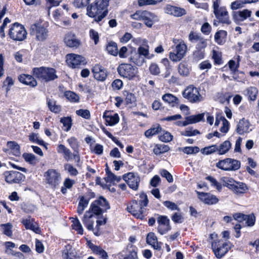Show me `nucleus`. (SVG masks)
<instances>
[{
  "instance_id": "6e6552de",
  "label": "nucleus",
  "mask_w": 259,
  "mask_h": 259,
  "mask_svg": "<svg viewBox=\"0 0 259 259\" xmlns=\"http://www.w3.org/2000/svg\"><path fill=\"white\" fill-rule=\"evenodd\" d=\"M182 95L191 103H199L203 100V97L200 93V88L193 84L187 86L183 92Z\"/></svg>"
},
{
  "instance_id": "e2e57ef3",
  "label": "nucleus",
  "mask_w": 259,
  "mask_h": 259,
  "mask_svg": "<svg viewBox=\"0 0 259 259\" xmlns=\"http://www.w3.org/2000/svg\"><path fill=\"white\" fill-rule=\"evenodd\" d=\"M29 140L30 142L36 143L40 146H46V143L42 140L38 139L37 134L31 133L29 135Z\"/></svg>"
},
{
  "instance_id": "a211bd4d",
  "label": "nucleus",
  "mask_w": 259,
  "mask_h": 259,
  "mask_svg": "<svg viewBox=\"0 0 259 259\" xmlns=\"http://www.w3.org/2000/svg\"><path fill=\"white\" fill-rule=\"evenodd\" d=\"M48 29L45 26L34 24L31 26V34L36 36V39L38 41H44L48 36Z\"/></svg>"
},
{
  "instance_id": "09e8293b",
  "label": "nucleus",
  "mask_w": 259,
  "mask_h": 259,
  "mask_svg": "<svg viewBox=\"0 0 259 259\" xmlns=\"http://www.w3.org/2000/svg\"><path fill=\"white\" fill-rule=\"evenodd\" d=\"M79 201L77 208V212L79 215L81 214L84 209L88 206L89 201L85 198V197L79 196Z\"/></svg>"
},
{
  "instance_id": "13d9d810",
  "label": "nucleus",
  "mask_w": 259,
  "mask_h": 259,
  "mask_svg": "<svg viewBox=\"0 0 259 259\" xmlns=\"http://www.w3.org/2000/svg\"><path fill=\"white\" fill-rule=\"evenodd\" d=\"M217 145L214 144L204 147L201 149V152L203 154L210 155L217 152Z\"/></svg>"
},
{
  "instance_id": "603ef678",
  "label": "nucleus",
  "mask_w": 259,
  "mask_h": 259,
  "mask_svg": "<svg viewBox=\"0 0 259 259\" xmlns=\"http://www.w3.org/2000/svg\"><path fill=\"white\" fill-rule=\"evenodd\" d=\"M72 222L71 227L72 229L75 230L77 234L82 235L83 229L78 219L77 218H73V220Z\"/></svg>"
},
{
  "instance_id": "20e7f679",
  "label": "nucleus",
  "mask_w": 259,
  "mask_h": 259,
  "mask_svg": "<svg viewBox=\"0 0 259 259\" xmlns=\"http://www.w3.org/2000/svg\"><path fill=\"white\" fill-rule=\"evenodd\" d=\"M110 208L109 203L103 196H100L91 204L89 210L85 212V216L92 218L93 214L100 215Z\"/></svg>"
},
{
  "instance_id": "774afa93",
  "label": "nucleus",
  "mask_w": 259,
  "mask_h": 259,
  "mask_svg": "<svg viewBox=\"0 0 259 259\" xmlns=\"http://www.w3.org/2000/svg\"><path fill=\"white\" fill-rule=\"evenodd\" d=\"M205 179L211 183V185L214 186L218 191H221L222 189V186L221 183L218 182L213 177L209 176L205 178Z\"/></svg>"
},
{
  "instance_id": "0e129e2a",
  "label": "nucleus",
  "mask_w": 259,
  "mask_h": 259,
  "mask_svg": "<svg viewBox=\"0 0 259 259\" xmlns=\"http://www.w3.org/2000/svg\"><path fill=\"white\" fill-rule=\"evenodd\" d=\"M163 204L168 209L174 211L177 210L180 211V208L175 202L169 200H166L163 201Z\"/></svg>"
},
{
  "instance_id": "f257e3e1",
  "label": "nucleus",
  "mask_w": 259,
  "mask_h": 259,
  "mask_svg": "<svg viewBox=\"0 0 259 259\" xmlns=\"http://www.w3.org/2000/svg\"><path fill=\"white\" fill-rule=\"evenodd\" d=\"M109 2L110 0H95L90 4V0H74L73 4L76 8H86V15L99 23L108 14Z\"/></svg>"
},
{
  "instance_id": "dca6fc26",
  "label": "nucleus",
  "mask_w": 259,
  "mask_h": 259,
  "mask_svg": "<svg viewBox=\"0 0 259 259\" xmlns=\"http://www.w3.org/2000/svg\"><path fill=\"white\" fill-rule=\"evenodd\" d=\"M122 179L131 189L134 191L138 190L140 178L137 174L128 172L122 176Z\"/></svg>"
},
{
  "instance_id": "72a5a7b5",
  "label": "nucleus",
  "mask_w": 259,
  "mask_h": 259,
  "mask_svg": "<svg viewBox=\"0 0 259 259\" xmlns=\"http://www.w3.org/2000/svg\"><path fill=\"white\" fill-rule=\"evenodd\" d=\"M129 61L137 66H141L144 62V59L141 57L139 53L136 51L135 48L131 51Z\"/></svg>"
},
{
  "instance_id": "4be33fe9",
  "label": "nucleus",
  "mask_w": 259,
  "mask_h": 259,
  "mask_svg": "<svg viewBox=\"0 0 259 259\" xmlns=\"http://www.w3.org/2000/svg\"><path fill=\"white\" fill-rule=\"evenodd\" d=\"M18 79L21 83L31 88H35L38 84L36 78L32 74H21L18 76Z\"/></svg>"
},
{
  "instance_id": "bf43d9fd",
  "label": "nucleus",
  "mask_w": 259,
  "mask_h": 259,
  "mask_svg": "<svg viewBox=\"0 0 259 259\" xmlns=\"http://www.w3.org/2000/svg\"><path fill=\"white\" fill-rule=\"evenodd\" d=\"M103 133L110 139H111L118 146H119L120 148H123L124 147L123 145L121 142H120L119 140H118L115 137H114L112 134L108 131L104 127L101 128Z\"/></svg>"
},
{
  "instance_id": "39448f33",
  "label": "nucleus",
  "mask_w": 259,
  "mask_h": 259,
  "mask_svg": "<svg viewBox=\"0 0 259 259\" xmlns=\"http://www.w3.org/2000/svg\"><path fill=\"white\" fill-rule=\"evenodd\" d=\"M220 0H215L213 2V13L217 20H214L213 25L218 26L220 23L230 24L231 22L229 18L228 12L226 7L220 6Z\"/></svg>"
},
{
  "instance_id": "a18cd8bd",
  "label": "nucleus",
  "mask_w": 259,
  "mask_h": 259,
  "mask_svg": "<svg viewBox=\"0 0 259 259\" xmlns=\"http://www.w3.org/2000/svg\"><path fill=\"white\" fill-rule=\"evenodd\" d=\"M162 131V129L160 124H157L156 125H154L150 129L146 130L144 134L147 138H151L153 136L161 133Z\"/></svg>"
},
{
  "instance_id": "58836bf2",
  "label": "nucleus",
  "mask_w": 259,
  "mask_h": 259,
  "mask_svg": "<svg viewBox=\"0 0 259 259\" xmlns=\"http://www.w3.org/2000/svg\"><path fill=\"white\" fill-rule=\"evenodd\" d=\"M106 50L109 55L114 57H116L119 54L117 43L112 40L106 44Z\"/></svg>"
},
{
  "instance_id": "4c0bfd02",
  "label": "nucleus",
  "mask_w": 259,
  "mask_h": 259,
  "mask_svg": "<svg viewBox=\"0 0 259 259\" xmlns=\"http://www.w3.org/2000/svg\"><path fill=\"white\" fill-rule=\"evenodd\" d=\"M107 219L106 218H101L100 220L96 221V226L94 230V234L96 236H99L103 234V228L102 226L105 225L107 223Z\"/></svg>"
},
{
  "instance_id": "b1692460",
  "label": "nucleus",
  "mask_w": 259,
  "mask_h": 259,
  "mask_svg": "<svg viewBox=\"0 0 259 259\" xmlns=\"http://www.w3.org/2000/svg\"><path fill=\"white\" fill-rule=\"evenodd\" d=\"M87 246L91 249L93 253L101 259H108L109 256L107 252L100 246L94 244L91 240L87 242Z\"/></svg>"
},
{
  "instance_id": "9d476101",
  "label": "nucleus",
  "mask_w": 259,
  "mask_h": 259,
  "mask_svg": "<svg viewBox=\"0 0 259 259\" xmlns=\"http://www.w3.org/2000/svg\"><path fill=\"white\" fill-rule=\"evenodd\" d=\"M215 166L219 169L224 171H236L240 168L241 162L237 159L226 158L219 160L216 163Z\"/></svg>"
},
{
  "instance_id": "c85d7f7f",
  "label": "nucleus",
  "mask_w": 259,
  "mask_h": 259,
  "mask_svg": "<svg viewBox=\"0 0 259 259\" xmlns=\"http://www.w3.org/2000/svg\"><path fill=\"white\" fill-rule=\"evenodd\" d=\"M138 248L132 243H128L125 248L126 254L121 259H138Z\"/></svg>"
},
{
  "instance_id": "473e14b6",
  "label": "nucleus",
  "mask_w": 259,
  "mask_h": 259,
  "mask_svg": "<svg viewBox=\"0 0 259 259\" xmlns=\"http://www.w3.org/2000/svg\"><path fill=\"white\" fill-rule=\"evenodd\" d=\"M249 125L250 123L248 120L243 118L239 120L237 124L236 131L239 135H243L244 133L248 132Z\"/></svg>"
},
{
  "instance_id": "2f4dec72",
  "label": "nucleus",
  "mask_w": 259,
  "mask_h": 259,
  "mask_svg": "<svg viewBox=\"0 0 259 259\" xmlns=\"http://www.w3.org/2000/svg\"><path fill=\"white\" fill-rule=\"evenodd\" d=\"M251 12L247 9L234 12L233 18L235 21H243L251 16Z\"/></svg>"
},
{
  "instance_id": "4d7b16f0",
  "label": "nucleus",
  "mask_w": 259,
  "mask_h": 259,
  "mask_svg": "<svg viewBox=\"0 0 259 259\" xmlns=\"http://www.w3.org/2000/svg\"><path fill=\"white\" fill-rule=\"evenodd\" d=\"M222 180L223 186L228 188L230 190H231L233 186L237 182L233 178L230 177H223Z\"/></svg>"
},
{
  "instance_id": "7c9ffc66",
  "label": "nucleus",
  "mask_w": 259,
  "mask_h": 259,
  "mask_svg": "<svg viewBox=\"0 0 259 259\" xmlns=\"http://www.w3.org/2000/svg\"><path fill=\"white\" fill-rule=\"evenodd\" d=\"M146 242L155 249L160 250L161 248V242H158L157 237L153 232H150L147 235Z\"/></svg>"
},
{
  "instance_id": "9b49d317",
  "label": "nucleus",
  "mask_w": 259,
  "mask_h": 259,
  "mask_svg": "<svg viewBox=\"0 0 259 259\" xmlns=\"http://www.w3.org/2000/svg\"><path fill=\"white\" fill-rule=\"evenodd\" d=\"M46 183L53 189H55L60 184L61 176L56 169L50 168L44 174Z\"/></svg>"
},
{
  "instance_id": "f704fd0d",
  "label": "nucleus",
  "mask_w": 259,
  "mask_h": 259,
  "mask_svg": "<svg viewBox=\"0 0 259 259\" xmlns=\"http://www.w3.org/2000/svg\"><path fill=\"white\" fill-rule=\"evenodd\" d=\"M191 70V67L189 66L186 61H183L178 65V71L179 74L183 77L188 76Z\"/></svg>"
},
{
  "instance_id": "6e6d98bb",
  "label": "nucleus",
  "mask_w": 259,
  "mask_h": 259,
  "mask_svg": "<svg viewBox=\"0 0 259 259\" xmlns=\"http://www.w3.org/2000/svg\"><path fill=\"white\" fill-rule=\"evenodd\" d=\"M72 120L71 117L67 116V117H63L60 119V122H61L63 126L66 128L65 130V131H69L72 125Z\"/></svg>"
},
{
  "instance_id": "7ed1b4c3",
  "label": "nucleus",
  "mask_w": 259,
  "mask_h": 259,
  "mask_svg": "<svg viewBox=\"0 0 259 259\" xmlns=\"http://www.w3.org/2000/svg\"><path fill=\"white\" fill-rule=\"evenodd\" d=\"M56 70L52 67L41 66L34 67L32 70V74L38 80L48 82L58 78Z\"/></svg>"
},
{
  "instance_id": "0eeeda50",
  "label": "nucleus",
  "mask_w": 259,
  "mask_h": 259,
  "mask_svg": "<svg viewBox=\"0 0 259 259\" xmlns=\"http://www.w3.org/2000/svg\"><path fill=\"white\" fill-rule=\"evenodd\" d=\"M231 243L223 239L214 240L211 242V249L215 256L220 259L231 249Z\"/></svg>"
},
{
  "instance_id": "a19ab883",
  "label": "nucleus",
  "mask_w": 259,
  "mask_h": 259,
  "mask_svg": "<svg viewBox=\"0 0 259 259\" xmlns=\"http://www.w3.org/2000/svg\"><path fill=\"white\" fill-rule=\"evenodd\" d=\"M47 104L49 110L56 114L59 113L61 111V106L56 105V101L53 99H47Z\"/></svg>"
},
{
  "instance_id": "f8f14e48",
  "label": "nucleus",
  "mask_w": 259,
  "mask_h": 259,
  "mask_svg": "<svg viewBox=\"0 0 259 259\" xmlns=\"http://www.w3.org/2000/svg\"><path fill=\"white\" fill-rule=\"evenodd\" d=\"M66 62L68 66L73 69L79 68L81 65H85L87 63L84 57L73 53L66 56Z\"/></svg>"
},
{
  "instance_id": "052dcab7",
  "label": "nucleus",
  "mask_w": 259,
  "mask_h": 259,
  "mask_svg": "<svg viewBox=\"0 0 259 259\" xmlns=\"http://www.w3.org/2000/svg\"><path fill=\"white\" fill-rule=\"evenodd\" d=\"M204 113H199L196 115H190L188 116L190 122L192 124L199 122L200 121H204Z\"/></svg>"
},
{
  "instance_id": "e433bc0d",
  "label": "nucleus",
  "mask_w": 259,
  "mask_h": 259,
  "mask_svg": "<svg viewBox=\"0 0 259 259\" xmlns=\"http://www.w3.org/2000/svg\"><path fill=\"white\" fill-rule=\"evenodd\" d=\"M63 259H75L76 255L73 251L72 247L70 244H66L62 250Z\"/></svg>"
},
{
  "instance_id": "c756f323",
  "label": "nucleus",
  "mask_w": 259,
  "mask_h": 259,
  "mask_svg": "<svg viewBox=\"0 0 259 259\" xmlns=\"http://www.w3.org/2000/svg\"><path fill=\"white\" fill-rule=\"evenodd\" d=\"M234 194L240 196L246 193L248 191L247 185L242 182L237 181L233 186L231 190Z\"/></svg>"
},
{
  "instance_id": "cd10ccee",
  "label": "nucleus",
  "mask_w": 259,
  "mask_h": 259,
  "mask_svg": "<svg viewBox=\"0 0 259 259\" xmlns=\"http://www.w3.org/2000/svg\"><path fill=\"white\" fill-rule=\"evenodd\" d=\"M70 147L73 150V159L77 162L80 161V156L79 153V144L77 139L75 137H71L67 140Z\"/></svg>"
},
{
  "instance_id": "49530a36",
  "label": "nucleus",
  "mask_w": 259,
  "mask_h": 259,
  "mask_svg": "<svg viewBox=\"0 0 259 259\" xmlns=\"http://www.w3.org/2000/svg\"><path fill=\"white\" fill-rule=\"evenodd\" d=\"M170 148L168 145L158 144L155 145L153 152L156 155H159L168 152Z\"/></svg>"
},
{
  "instance_id": "79ce46f5",
  "label": "nucleus",
  "mask_w": 259,
  "mask_h": 259,
  "mask_svg": "<svg viewBox=\"0 0 259 259\" xmlns=\"http://www.w3.org/2000/svg\"><path fill=\"white\" fill-rule=\"evenodd\" d=\"M211 59L213 60V64L215 65H221L224 63L222 52L214 49L211 51Z\"/></svg>"
},
{
  "instance_id": "f3484780",
  "label": "nucleus",
  "mask_w": 259,
  "mask_h": 259,
  "mask_svg": "<svg viewBox=\"0 0 259 259\" xmlns=\"http://www.w3.org/2000/svg\"><path fill=\"white\" fill-rule=\"evenodd\" d=\"M4 175L6 182L9 184H20L25 178L23 174L14 170L6 171L4 172Z\"/></svg>"
},
{
  "instance_id": "c03bdc74",
  "label": "nucleus",
  "mask_w": 259,
  "mask_h": 259,
  "mask_svg": "<svg viewBox=\"0 0 259 259\" xmlns=\"http://www.w3.org/2000/svg\"><path fill=\"white\" fill-rule=\"evenodd\" d=\"M162 99L164 102L171 104L172 106H174L175 104L179 103L178 98L170 93L164 94L162 97Z\"/></svg>"
},
{
  "instance_id": "8fccbe9b",
  "label": "nucleus",
  "mask_w": 259,
  "mask_h": 259,
  "mask_svg": "<svg viewBox=\"0 0 259 259\" xmlns=\"http://www.w3.org/2000/svg\"><path fill=\"white\" fill-rule=\"evenodd\" d=\"M64 97L71 103H78L79 102V96L75 93L67 91L64 92Z\"/></svg>"
},
{
  "instance_id": "aec40b11",
  "label": "nucleus",
  "mask_w": 259,
  "mask_h": 259,
  "mask_svg": "<svg viewBox=\"0 0 259 259\" xmlns=\"http://www.w3.org/2000/svg\"><path fill=\"white\" fill-rule=\"evenodd\" d=\"M187 46L184 43H179L176 46V53L170 52L169 58L173 62H178L181 60L185 56Z\"/></svg>"
},
{
  "instance_id": "412c9836",
  "label": "nucleus",
  "mask_w": 259,
  "mask_h": 259,
  "mask_svg": "<svg viewBox=\"0 0 259 259\" xmlns=\"http://www.w3.org/2000/svg\"><path fill=\"white\" fill-rule=\"evenodd\" d=\"M163 10L165 14L176 17H180L187 14L186 10L184 8L170 4H166Z\"/></svg>"
},
{
  "instance_id": "ddd939ff",
  "label": "nucleus",
  "mask_w": 259,
  "mask_h": 259,
  "mask_svg": "<svg viewBox=\"0 0 259 259\" xmlns=\"http://www.w3.org/2000/svg\"><path fill=\"white\" fill-rule=\"evenodd\" d=\"M154 215L157 217L156 218L158 224L157 230L159 234L163 235L171 230L170 220L167 216L157 213H155Z\"/></svg>"
},
{
  "instance_id": "5701e85b",
  "label": "nucleus",
  "mask_w": 259,
  "mask_h": 259,
  "mask_svg": "<svg viewBox=\"0 0 259 259\" xmlns=\"http://www.w3.org/2000/svg\"><path fill=\"white\" fill-rule=\"evenodd\" d=\"M196 193L197 194L198 198L206 204H215L219 201L216 196L209 193L196 191Z\"/></svg>"
},
{
  "instance_id": "6ab92c4d",
  "label": "nucleus",
  "mask_w": 259,
  "mask_h": 259,
  "mask_svg": "<svg viewBox=\"0 0 259 259\" xmlns=\"http://www.w3.org/2000/svg\"><path fill=\"white\" fill-rule=\"evenodd\" d=\"M91 71L94 78L99 81H104L108 75L107 69L100 64H95Z\"/></svg>"
},
{
  "instance_id": "338daca9",
  "label": "nucleus",
  "mask_w": 259,
  "mask_h": 259,
  "mask_svg": "<svg viewBox=\"0 0 259 259\" xmlns=\"http://www.w3.org/2000/svg\"><path fill=\"white\" fill-rule=\"evenodd\" d=\"M149 70L153 75H158L160 73V69L156 63H152L150 64Z\"/></svg>"
},
{
  "instance_id": "680f3d73",
  "label": "nucleus",
  "mask_w": 259,
  "mask_h": 259,
  "mask_svg": "<svg viewBox=\"0 0 259 259\" xmlns=\"http://www.w3.org/2000/svg\"><path fill=\"white\" fill-rule=\"evenodd\" d=\"M173 136L168 132L163 131L162 134L159 136V140L163 142H169L172 140Z\"/></svg>"
},
{
  "instance_id": "ea45409f",
  "label": "nucleus",
  "mask_w": 259,
  "mask_h": 259,
  "mask_svg": "<svg viewBox=\"0 0 259 259\" xmlns=\"http://www.w3.org/2000/svg\"><path fill=\"white\" fill-rule=\"evenodd\" d=\"M231 143L229 140H226L219 146L217 145V153L219 155H224L227 153L231 148Z\"/></svg>"
},
{
  "instance_id": "393cba45",
  "label": "nucleus",
  "mask_w": 259,
  "mask_h": 259,
  "mask_svg": "<svg viewBox=\"0 0 259 259\" xmlns=\"http://www.w3.org/2000/svg\"><path fill=\"white\" fill-rule=\"evenodd\" d=\"M64 42L69 48H77L81 44L80 40L76 38L74 33L69 32L64 37Z\"/></svg>"
},
{
  "instance_id": "f03ea898",
  "label": "nucleus",
  "mask_w": 259,
  "mask_h": 259,
  "mask_svg": "<svg viewBox=\"0 0 259 259\" xmlns=\"http://www.w3.org/2000/svg\"><path fill=\"white\" fill-rule=\"evenodd\" d=\"M139 199H133L127 204L126 210L137 219H146V209L149 203L147 195L144 192L139 193Z\"/></svg>"
},
{
  "instance_id": "3c124183",
  "label": "nucleus",
  "mask_w": 259,
  "mask_h": 259,
  "mask_svg": "<svg viewBox=\"0 0 259 259\" xmlns=\"http://www.w3.org/2000/svg\"><path fill=\"white\" fill-rule=\"evenodd\" d=\"M178 150L180 151H183L185 154L188 155L195 154L198 153L200 151V149L198 146H186L183 148L180 147Z\"/></svg>"
},
{
  "instance_id": "bb28decb",
  "label": "nucleus",
  "mask_w": 259,
  "mask_h": 259,
  "mask_svg": "<svg viewBox=\"0 0 259 259\" xmlns=\"http://www.w3.org/2000/svg\"><path fill=\"white\" fill-rule=\"evenodd\" d=\"M107 125L113 126L117 124L119 121V117L117 113H114L113 111L106 110L103 115Z\"/></svg>"
},
{
  "instance_id": "de8ad7c7",
  "label": "nucleus",
  "mask_w": 259,
  "mask_h": 259,
  "mask_svg": "<svg viewBox=\"0 0 259 259\" xmlns=\"http://www.w3.org/2000/svg\"><path fill=\"white\" fill-rule=\"evenodd\" d=\"M246 95L248 97V100L249 101H254L256 100L258 94V90L256 87H250L246 89Z\"/></svg>"
},
{
  "instance_id": "c9c22d12",
  "label": "nucleus",
  "mask_w": 259,
  "mask_h": 259,
  "mask_svg": "<svg viewBox=\"0 0 259 259\" xmlns=\"http://www.w3.org/2000/svg\"><path fill=\"white\" fill-rule=\"evenodd\" d=\"M34 222V219L29 216L27 219H22L21 222L25 226L26 229L32 230L37 233V231H39V228L35 227L33 224Z\"/></svg>"
},
{
  "instance_id": "4468645a",
  "label": "nucleus",
  "mask_w": 259,
  "mask_h": 259,
  "mask_svg": "<svg viewBox=\"0 0 259 259\" xmlns=\"http://www.w3.org/2000/svg\"><path fill=\"white\" fill-rule=\"evenodd\" d=\"M153 14L146 10H138L131 15V18L136 20H142L148 27H151L153 22L151 19Z\"/></svg>"
},
{
  "instance_id": "69168bd1",
  "label": "nucleus",
  "mask_w": 259,
  "mask_h": 259,
  "mask_svg": "<svg viewBox=\"0 0 259 259\" xmlns=\"http://www.w3.org/2000/svg\"><path fill=\"white\" fill-rule=\"evenodd\" d=\"M227 31L225 30H221L218 31L214 34V40L219 45H222L224 43V41L221 37L222 34L227 35Z\"/></svg>"
},
{
  "instance_id": "423d86ee",
  "label": "nucleus",
  "mask_w": 259,
  "mask_h": 259,
  "mask_svg": "<svg viewBox=\"0 0 259 259\" xmlns=\"http://www.w3.org/2000/svg\"><path fill=\"white\" fill-rule=\"evenodd\" d=\"M27 34L24 26L18 22H15L9 26L8 35L13 40L22 41L26 38Z\"/></svg>"
},
{
  "instance_id": "2eb2a0df",
  "label": "nucleus",
  "mask_w": 259,
  "mask_h": 259,
  "mask_svg": "<svg viewBox=\"0 0 259 259\" xmlns=\"http://www.w3.org/2000/svg\"><path fill=\"white\" fill-rule=\"evenodd\" d=\"M207 45V41L203 40H202L201 42H198L197 44L195 50L193 52L192 54V59L193 62L196 63L205 58V49L206 48Z\"/></svg>"
},
{
  "instance_id": "a878e982",
  "label": "nucleus",
  "mask_w": 259,
  "mask_h": 259,
  "mask_svg": "<svg viewBox=\"0 0 259 259\" xmlns=\"http://www.w3.org/2000/svg\"><path fill=\"white\" fill-rule=\"evenodd\" d=\"M234 58L236 61L233 59L230 60L227 64L222 68L223 71H226L227 70V67H228L231 74H235V73L238 71L240 67V62L241 61L240 56L237 55L236 57H234Z\"/></svg>"
},
{
  "instance_id": "37998d69",
  "label": "nucleus",
  "mask_w": 259,
  "mask_h": 259,
  "mask_svg": "<svg viewBox=\"0 0 259 259\" xmlns=\"http://www.w3.org/2000/svg\"><path fill=\"white\" fill-rule=\"evenodd\" d=\"M13 225L11 223L0 225V228L3 234L10 238H12L13 236Z\"/></svg>"
},
{
  "instance_id": "864d4df0",
  "label": "nucleus",
  "mask_w": 259,
  "mask_h": 259,
  "mask_svg": "<svg viewBox=\"0 0 259 259\" xmlns=\"http://www.w3.org/2000/svg\"><path fill=\"white\" fill-rule=\"evenodd\" d=\"M123 95L125 96L124 100L126 105L133 104L136 103V98L134 94L127 91H124Z\"/></svg>"
},
{
  "instance_id": "1a4fd4ad",
  "label": "nucleus",
  "mask_w": 259,
  "mask_h": 259,
  "mask_svg": "<svg viewBox=\"0 0 259 259\" xmlns=\"http://www.w3.org/2000/svg\"><path fill=\"white\" fill-rule=\"evenodd\" d=\"M119 75L128 80L134 79L138 73V68L129 63H121L117 68Z\"/></svg>"
},
{
  "instance_id": "5fc2aeb1",
  "label": "nucleus",
  "mask_w": 259,
  "mask_h": 259,
  "mask_svg": "<svg viewBox=\"0 0 259 259\" xmlns=\"http://www.w3.org/2000/svg\"><path fill=\"white\" fill-rule=\"evenodd\" d=\"M201 133L198 130H194L192 127H188L184 131L181 132V135L186 137H191L200 135Z\"/></svg>"
}]
</instances>
